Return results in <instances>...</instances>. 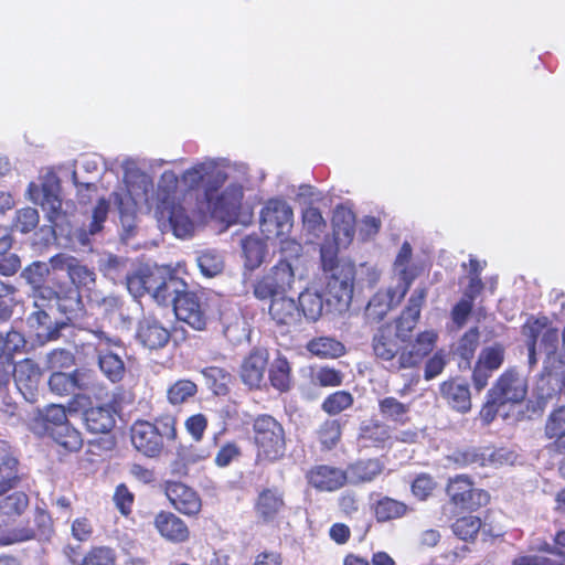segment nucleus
Returning <instances> with one entry per match:
<instances>
[{
	"mask_svg": "<svg viewBox=\"0 0 565 565\" xmlns=\"http://www.w3.org/2000/svg\"><path fill=\"white\" fill-rule=\"evenodd\" d=\"M438 335L435 331H423L414 342L402 347L401 338L391 324L381 326L372 338V350L375 358L392 372L414 369L434 351Z\"/></svg>",
	"mask_w": 565,
	"mask_h": 565,
	"instance_id": "obj_1",
	"label": "nucleus"
},
{
	"mask_svg": "<svg viewBox=\"0 0 565 565\" xmlns=\"http://www.w3.org/2000/svg\"><path fill=\"white\" fill-rule=\"evenodd\" d=\"M53 275L65 273L71 284L55 282V289L47 290L50 298L56 300L58 310L65 315L68 322L78 320L84 315V303L81 290H89L96 282V274L82 260L72 255L56 254L50 258Z\"/></svg>",
	"mask_w": 565,
	"mask_h": 565,
	"instance_id": "obj_2",
	"label": "nucleus"
},
{
	"mask_svg": "<svg viewBox=\"0 0 565 565\" xmlns=\"http://www.w3.org/2000/svg\"><path fill=\"white\" fill-rule=\"evenodd\" d=\"M178 418L171 413L156 416L152 420L136 419L130 426L132 447L146 458H159L178 439Z\"/></svg>",
	"mask_w": 565,
	"mask_h": 565,
	"instance_id": "obj_3",
	"label": "nucleus"
},
{
	"mask_svg": "<svg viewBox=\"0 0 565 565\" xmlns=\"http://www.w3.org/2000/svg\"><path fill=\"white\" fill-rule=\"evenodd\" d=\"M323 271L327 274L323 297L328 310L342 313L347 311L353 298L355 266L339 259L335 254L321 252Z\"/></svg>",
	"mask_w": 565,
	"mask_h": 565,
	"instance_id": "obj_4",
	"label": "nucleus"
},
{
	"mask_svg": "<svg viewBox=\"0 0 565 565\" xmlns=\"http://www.w3.org/2000/svg\"><path fill=\"white\" fill-rule=\"evenodd\" d=\"M252 428L258 463H273L284 458L287 443L280 422L269 414H259L254 418Z\"/></svg>",
	"mask_w": 565,
	"mask_h": 565,
	"instance_id": "obj_5",
	"label": "nucleus"
},
{
	"mask_svg": "<svg viewBox=\"0 0 565 565\" xmlns=\"http://www.w3.org/2000/svg\"><path fill=\"white\" fill-rule=\"evenodd\" d=\"M225 178L226 175L224 173L217 171L213 182L206 184L204 189V199L213 217L232 222L238 216L244 191L241 184L232 183L222 192H218Z\"/></svg>",
	"mask_w": 565,
	"mask_h": 565,
	"instance_id": "obj_6",
	"label": "nucleus"
},
{
	"mask_svg": "<svg viewBox=\"0 0 565 565\" xmlns=\"http://www.w3.org/2000/svg\"><path fill=\"white\" fill-rule=\"evenodd\" d=\"M178 177L173 171H164L158 184V196H161L157 206L160 217H167L170 222L174 234L183 237L192 230V222L188 216L180 215L175 212L174 199L178 189Z\"/></svg>",
	"mask_w": 565,
	"mask_h": 565,
	"instance_id": "obj_7",
	"label": "nucleus"
},
{
	"mask_svg": "<svg viewBox=\"0 0 565 565\" xmlns=\"http://www.w3.org/2000/svg\"><path fill=\"white\" fill-rule=\"evenodd\" d=\"M173 309L177 318L192 329L206 330L210 317L209 297L204 289L182 290Z\"/></svg>",
	"mask_w": 565,
	"mask_h": 565,
	"instance_id": "obj_8",
	"label": "nucleus"
},
{
	"mask_svg": "<svg viewBox=\"0 0 565 565\" xmlns=\"http://www.w3.org/2000/svg\"><path fill=\"white\" fill-rule=\"evenodd\" d=\"M295 280L290 262L279 259L270 270L255 280L253 294L258 300H270L286 294Z\"/></svg>",
	"mask_w": 565,
	"mask_h": 565,
	"instance_id": "obj_9",
	"label": "nucleus"
},
{
	"mask_svg": "<svg viewBox=\"0 0 565 565\" xmlns=\"http://www.w3.org/2000/svg\"><path fill=\"white\" fill-rule=\"evenodd\" d=\"M449 502L460 511L473 512L489 502L487 491L476 488L468 475H456L446 486Z\"/></svg>",
	"mask_w": 565,
	"mask_h": 565,
	"instance_id": "obj_10",
	"label": "nucleus"
},
{
	"mask_svg": "<svg viewBox=\"0 0 565 565\" xmlns=\"http://www.w3.org/2000/svg\"><path fill=\"white\" fill-rule=\"evenodd\" d=\"M459 468L466 467H499L512 461V452L494 446H478L456 449L450 456Z\"/></svg>",
	"mask_w": 565,
	"mask_h": 565,
	"instance_id": "obj_11",
	"label": "nucleus"
},
{
	"mask_svg": "<svg viewBox=\"0 0 565 565\" xmlns=\"http://www.w3.org/2000/svg\"><path fill=\"white\" fill-rule=\"evenodd\" d=\"M294 227V211L284 199H269L260 211V230L267 236L281 237Z\"/></svg>",
	"mask_w": 565,
	"mask_h": 565,
	"instance_id": "obj_12",
	"label": "nucleus"
},
{
	"mask_svg": "<svg viewBox=\"0 0 565 565\" xmlns=\"http://www.w3.org/2000/svg\"><path fill=\"white\" fill-rule=\"evenodd\" d=\"M10 366L8 380L6 382H0V386L7 387L11 379H13L17 388L24 398L33 401L36 396L43 375L40 365L30 358L22 359L18 362H14V358H11Z\"/></svg>",
	"mask_w": 565,
	"mask_h": 565,
	"instance_id": "obj_13",
	"label": "nucleus"
},
{
	"mask_svg": "<svg viewBox=\"0 0 565 565\" xmlns=\"http://www.w3.org/2000/svg\"><path fill=\"white\" fill-rule=\"evenodd\" d=\"M286 510L285 492L275 486L262 488L253 503L257 523L262 525L278 523Z\"/></svg>",
	"mask_w": 565,
	"mask_h": 565,
	"instance_id": "obj_14",
	"label": "nucleus"
},
{
	"mask_svg": "<svg viewBox=\"0 0 565 565\" xmlns=\"http://www.w3.org/2000/svg\"><path fill=\"white\" fill-rule=\"evenodd\" d=\"M521 333L525 339L526 347H537L539 340H541V347L546 353L554 354L558 345V330L553 327L548 317L533 316L527 317L525 322L521 327Z\"/></svg>",
	"mask_w": 565,
	"mask_h": 565,
	"instance_id": "obj_15",
	"label": "nucleus"
},
{
	"mask_svg": "<svg viewBox=\"0 0 565 565\" xmlns=\"http://www.w3.org/2000/svg\"><path fill=\"white\" fill-rule=\"evenodd\" d=\"M527 394V382L518 371L510 369L504 371L488 392V397L494 398L495 403L519 404Z\"/></svg>",
	"mask_w": 565,
	"mask_h": 565,
	"instance_id": "obj_16",
	"label": "nucleus"
},
{
	"mask_svg": "<svg viewBox=\"0 0 565 565\" xmlns=\"http://www.w3.org/2000/svg\"><path fill=\"white\" fill-rule=\"evenodd\" d=\"M164 494L170 504L185 516L195 518L202 510V499L198 491L181 481H166Z\"/></svg>",
	"mask_w": 565,
	"mask_h": 565,
	"instance_id": "obj_17",
	"label": "nucleus"
},
{
	"mask_svg": "<svg viewBox=\"0 0 565 565\" xmlns=\"http://www.w3.org/2000/svg\"><path fill=\"white\" fill-rule=\"evenodd\" d=\"M152 524L160 537L168 543L183 544L190 540L189 525L171 511L160 510L156 513Z\"/></svg>",
	"mask_w": 565,
	"mask_h": 565,
	"instance_id": "obj_18",
	"label": "nucleus"
},
{
	"mask_svg": "<svg viewBox=\"0 0 565 565\" xmlns=\"http://www.w3.org/2000/svg\"><path fill=\"white\" fill-rule=\"evenodd\" d=\"M426 297V287L415 289L408 299L407 306L395 320L394 332L401 338L402 342L407 341L416 328Z\"/></svg>",
	"mask_w": 565,
	"mask_h": 565,
	"instance_id": "obj_19",
	"label": "nucleus"
},
{
	"mask_svg": "<svg viewBox=\"0 0 565 565\" xmlns=\"http://www.w3.org/2000/svg\"><path fill=\"white\" fill-rule=\"evenodd\" d=\"M171 331L160 320L143 317L137 326L136 340L143 348L156 351L163 349L170 342Z\"/></svg>",
	"mask_w": 565,
	"mask_h": 565,
	"instance_id": "obj_20",
	"label": "nucleus"
},
{
	"mask_svg": "<svg viewBox=\"0 0 565 565\" xmlns=\"http://www.w3.org/2000/svg\"><path fill=\"white\" fill-rule=\"evenodd\" d=\"M68 422L67 412L63 405L50 404L35 412L31 428L41 437H51Z\"/></svg>",
	"mask_w": 565,
	"mask_h": 565,
	"instance_id": "obj_21",
	"label": "nucleus"
},
{
	"mask_svg": "<svg viewBox=\"0 0 565 565\" xmlns=\"http://www.w3.org/2000/svg\"><path fill=\"white\" fill-rule=\"evenodd\" d=\"M308 483L321 492H334L348 483L347 472L329 465H316L307 473Z\"/></svg>",
	"mask_w": 565,
	"mask_h": 565,
	"instance_id": "obj_22",
	"label": "nucleus"
},
{
	"mask_svg": "<svg viewBox=\"0 0 565 565\" xmlns=\"http://www.w3.org/2000/svg\"><path fill=\"white\" fill-rule=\"evenodd\" d=\"M267 367V351L253 349L241 364L239 376L242 382L248 386L249 390H260Z\"/></svg>",
	"mask_w": 565,
	"mask_h": 565,
	"instance_id": "obj_23",
	"label": "nucleus"
},
{
	"mask_svg": "<svg viewBox=\"0 0 565 565\" xmlns=\"http://www.w3.org/2000/svg\"><path fill=\"white\" fill-rule=\"evenodd\" d=\"M298 309L296 300L285 294L270 301L268 315L277 328L289 332L301 324Z\"/></svg>",
	"mask_w": 565,
	"mask_h": 565,
	"instance_id": "obj_24",
	"label": "nucleus"
},
{
	"mask_svg": "<svg viewBox=\"0 0 565 565\" xmlns=\"http://www.w3.org/2000/svg\"><path fill=\"white\" fill-rule=\"evenodd\" d=\"M49 386L53 393L60 396L76 394L77 391H87L88 374L78 369L71 373L53 372L49 377Z\"/></svg>",
	"mask_w": 565,
	"mask_h": 565,
	"instance_id": "obj_25",
	"label": "nucleus"
},
{
	"mask_svg": "<svg viewBox=\"0 0 565 565\" xmlns=\"http://www.w3.org/2000/svg\"><path fill=\"white\" fill-rule=\"evenodd\" d=\"M441 397L447 404L459 413H467L471 409V394L469 385L459 377L444 381L439 387Z\"/></svg>",
	"mask_w": 565,
	"mask_h": 565,
	"instance_id": "obj_26",
	"label": "nucleus"
},
{
	"mask_svg": "<svg viewBox=\"0 0 565 565\" xmlns=\"http://www.w3.org/2000/svg\"><path fill=\"white\" fill-rule=\"evenodd\" d=\"M26 345V340L20 331L10 329L6 334L0 332V382L8 380L11 358L21 353Z\"/></svg>",
	"mask_w": 565,
	"mask_h": 565,
	"instance_id": "obj_27",
	"label": "nucleus"
},
{
	"mask_svg": "<svg viewBox=\"0 0 565 565\" xmlns=\"http://www.w3.org/2000/svg\"><path fill=\"white\" fill-rule=\"evenodd\" d=\"M333 238L338 246H348L355 235L356 217L354 212L344 206L338 205L331 218Z\"/></svg>",
	"mask_w": 565,
	"mask_h": 565,
	"instance_id": "obj_28",
	"label": "nucleus"
},
{
	"mask_svg": "<svg viewBox=\"0 0 565 565\" xmlns=\"http://www.w3.org/2000/svg\"><path fill=\"white\" fill-rule=\"evenodd\" d=\"M544 435L550 440L547 449L565 454V404L553 409L546 418Z\"/></svg>",
	"mask_w": 565,
	"mask_h": 565,
	"instance_id": "obj_29",
	"label": "nucleus"
},
{
	"mask_svg": "<svg viewBox=\"0 0 565 565\" xmlns=\"http://www.w3.org/2000/svg\"><path fill=\"white\" fill-rule=\"evenodd\" d=\"M117 411L111 403L92 406L84 412L87 429L93 434H107L116 425Z\"/></svg>",
	"mask_w": 565,
	"mask_h": 565,
	"instance_id": "obj_30",
	"label": "nucleus"
},
{
	"mask_svg": "<svg viewBox=\"0 0 565 565\" xmlns=\"http://www.w3.org/2000/svg\"><path fill=\"white\" fill-rule=\"evenodd\" d=\"M385 465L380 458H364L348 465L344 470L348 482L353 484L367 483L376 479L383 471Z\"/></svg>",
	"mask_w": 565,
	"mask_h": 565,
	"instance_id": "obj_31",
	"label": "nucleus"
},
{
	"mask_svg": "<svg viewBox=\"0 0 565 565\" xmlns=\"http://www.w3.org/2000/svg\"><path fill=\"white\" fill-rule=\"evenodd\" d=\"M358 440L363 447L384 449L391 445L390 429L377 419L364 422L359 428Z\"/></svg>",
	"mask_w": 565,
	"mask_h": 565,
	"instance_id": "obj_32",
	"label": "nucleus"
},
{
	"mask_svg": "<svg viewBox=\"0 0 565 565\" xmlns=\"http://www.w3.org/2000/svg\"><path fill=\"white\" fill-rule=\"evenodd\" d=\"M178 285L186 286L174 274H170L167 278L156 276V282H152L150 294L159 305L168 306L172 303L174 307L175 298H179V294L182 291L178 289Z\"/></svg>",
	"mask_w": 565,
	"mask_h": 565,
	"instance_id": "obj_33",
	"label": "nucleus"
},
{
	"mask_svg": "<svg viewBox=\"0 0 565 565\" xmlns=\"http://www.w3.org/2000/svg\"><path fill=\"white\" fill-rule=\"evenodd\" d=\"M50 274V267L47 264L43 262H33L29 266H26L22 273L21 277L25 279V281L32 286L39 297L43 299H51L47 294V290L55 289V278H53V286L47 287L44 286L45 278Z\"/></svg>",
	"mask_w": 565,
	"mask_h": 565,
	"instance_id": "obj_34",
	"label": "nucleus"
},
{
	"mask_svg": "<svg viewBox=\"0 0 565 565\" xmlns=\"http://www.w3.org/2000/svg\"><path fill=\"white\" fill-rule=\"evenodd\" d=\"M296 302L299 308L301 322L302 318L311 322L317 321L321 317L326 303L324 297L321 294L309 288L299 294Z\"/></svg>",
	"mask_w": 565,
	"mask_h": 565,
	"instance_id": "obj_35",
	"label": "nucleus"
},
{
	"mask_svg": "<svg viewBox=\"0 0 565 565\" xmlns=\"http://www.w3.org/2000/svg\"><path fill=\"white\" fill-rule=\"evenodd\" d=\"M379 412L384 419L402 426L409 422L411 405L387 396L379 401Z\"/></svg>",
	"mask_w": 565,
	"mask_h": 565,
	"instance_id": "obj_36",
	"label": "nucleus"
},
{
	"mask_svg": "<svg viewBox=\"0 0 565 565\" xmlns=\"http://www.w3.org/2000/svg\"><path fill=\"white\" fill-rule=\"evenodd\" d=\"M270 385L279 393H286L291 388V366L285 356L276 358L268 367Z\"/></svg>",
	"mask_w": 565,
	"mask_h": 565,
	"instance_id": "obj_37",
	"label": "nucleus"
},
{
	"mask_svg": "<svg viewBox=\"0 0 565 565\" xmlns=\"http://www.w3.org/2000/svg\"><path fill=\"white\" fill-rule=\"evenodd\" d=\"M306 348L311 354L321 359H337L345 353L344 344L330 337L313 338Z\"/></svg>",
	"mask_w": 565,
	"mask_h": 565,
	"instance_id": "obj_38",
	"label": "nucleus"
},
{
	"mask_svg": "<svg viewBox=\"0 0 565 565\" xmlns=\"http://www.w3.org/2000/svg\"><path fill=\"white\" fill-rule=\"evenodd\" d=\"M407 511L406 503L390 497L379 499L373 505L374 516L380 523L403 518Z\"/></svg>",
	"mask_w": 565,
	"mask_h": 565,
	"instance_id": "obj_39",
	"label": "nucleus"
},
{
	"mask_svg": "<svg viewBox=\"0 0 565 565\" xmlns=\"http://www.w3.org/2000/svg\"><path fill=\"white\" fill-rule=\"evenodd\" d=\"M66 454L77 452L83 447V437L70 422L50 437Z\"/></svg>",
	"mask_w": 565,
	"mask_h": 565,
	"instance_id": "obj_40",
	"label": "nucleus"
},
{
	"mask_svg": "<svg viewBox=\"0 0 565 565\" xmlns=\"http://www.w3.org/2000/svg\"><path fill=\"white\" fill-rule=\"evenodd\" d=\"M18 465L19 461L0 447V495L18 482Z\"/></svg>",
	"mask_w": 565,
	"mask_h": 565,
	"instance_id": "obj_41",
	"label": "nucleus"
},
{
	"mask_svg": "<svg viewBox=\"0 0 565 565\" xmlns=\"http://www.w3.org/2000/svg\"><path fill=\"white\" fill-rule=\"evenodd\" d=\"M98 365L104 375L113 383L120 382L124 379L126 367L119 355L100 350L98 353Z\"/></svg>",
	"mask_w": 565,
	"mask_h": 565,
	"instance_id": "obj_42",
	"label": "nucleus"
},
{
	"mask_svg": "<svg viewBox=\"0 0 565 565\" xmlns=\"http://www.w3.org/2000/svg\"><path fill=\"white\" fill-rule=\"evenodd\" d=\"M242 249L245 264L248 268L258 267L267 253L266 244L257 236L248 235L242 239Z\"/></svg>",
	"mask_w": 565,
	"mask_h": 565,
	"instance_id": "obj_43",
	"label": "nucleus"
},
{
	"mask_svg": "<svg viewBox=\"0 0 565 565\" xmlns=\"http://www.w3.org/2000/svg\"><path fill=\"white\" fill-rule=\"evenodd\" d=\"M198 393V385L188 379H180L172 383L167 390V399L173 405H182Z\"/></svg>",
	"mask_w": 565,
	"mask_h": 565,
	"instance_id": "obj_44",
	"label": "nucleus"
},
{
	"mask_svg": "<svg viewBox=\"0 0 565 565\" xmlns=\"http://www.w3.org/2000/svg\"><path fill=\"white\" fill-rule=\"evenodd\" d=\"M482 522L481 519L475 515H465L458 518L451 525L452 533L461 541L475 542Z\"/></svg>",
	"mask_w": 565,
	"mask_h": 565,
	"instance_id": "obj_45",
	"label": "nucleus"
},
{
	"mask_svg": "<svg viewBox=\"0 0 565 565\" xmlns=\"http://www.w3.org/2000/svg\"><path fill=\"white\" fill-rule=\"evenodd\" d=\"M43 211L46 212L47 218L55 222L62 213V200L58 195V184L43 183L42 184V200L40 202Z\"/></svg>",
	"mask_w": 565,
	"mask_h": 565,
	"instance_id": "obj_46",
	"label": "nucleus"
},
{
	"mask_svg": "<svg viewBox=\"0 0 565 565\" xmlns=\"http://www.w3.org/2000/svg\"><path fill=\"white\" fill-rule=\"evenodd\" d=\"M342 426L339 419H326L317 430L318 440L324 450H331L341 440Z\"/></svg>",
	"mask_w": 565,
	"mask_h": 565,
	"instance_id": "obj_47",
	"label": "nucleus"
},
{
	"mask_svg": "<svg viewBox=\"0 0 565 565\" xmlns=\"http://www.w3.org/2000/svg\"><path fill=\"white\" fill-rule=\"evenodd\" d=\"M353 403V395L349 391L341 390L329 394L323 399L321 409L330 416H335L352 407Z\"/></svg>",
	"mask_w": 565,
	"mask_h": 565,
	"instance_id": "obj_48",
	"label": "nucleus"
},
{
	"mask_svg": "<svg viewBox=\"0 0 565 565\" xmlns=\"http://www.w3.org/2000/svg\"><path fill=\"white\" fill-rule=\"evenodd\" d=\"M30 321L36 324L39 329H43L38 332L39 337H43L46 341H53L60 338L61 330L67 324L66 322L55 323L52 327L50 316L42 309L36 310L30 317Z\"/></svg>",
	"mask_w": 565,
	"mask_h": 565,
	"instance_id": "obj_49",
	"label": "nucleus"
},
{
	"mask_svg": "<svg viewBox=\"0 0 565 565\" xmlns=\"http://www.w3.org/2000/svg\"><path fill=\"white\" fill-rule=\"evenodd\" d=\"M196 262L201 274L207 278L222 274L224 269V259L222 255L213 249L203 250L198 256Z\"/></svg>",
	"mask_w": 565,
	"mask_h": 565,
	"instance_id": "obj_50",
	"label": "nucleus"
},
{
	"mask_svg": "<svg viewBox=\"0 0 565 565\" xmlns=\"http://www.w3.org/2000/svg\"><path fill=\"white\" fill-rule=\"evenodd\" d=\"M479 341L480 331L478 327L470 328L459 339L456 353L460 356L461 360L466 362L467 365H470L471 360L473 359L475 353L479 347Z\"/></svg>",
	"mask_w": 565,
	"mask_h": 565,
	"instance_id": "obj_51",
	"label": "nucleus"
},
{
	"mask_svg": "<svg viewBox=\"0 0 565 565\" xmlns=\"http://www.w3.org/2000/svg\"><path fill=\"white\" fill-rule=\"evenodd\" d=\"M217 171H215V173ZM212 173H214V170H211L210 167L204 163H199L183 172L182 181L190 190H195L200 188L205 180L207 184L213 182L214 177L212 178Z\"/></svg>",
	"mask_w": 565,
	"mask_h": 565,
	"instance_id": "obj_52",
	"label": "nucleus"
},
{
	"mask_svg": "<svg viewBox=\"0 0 565 565\" xmlns=\"http://www.w3.org/2000/svg\"><path fill=\"white\" fill-rule=\"evenodd\" d=\"M116 552L108 546H93L81 559L79 565H116Z\"/></svg>",
	"mask_w": 565,
	"mask_h": 565,
	"instance_id": "obj_53",
	"label": "nucleus"
},
{
	"mask_svg": "<svg viewBox=\"0 0 565 565\" xmlns=\"http://www.w3.org/2000/svg\"><path fill=\"white\" fill-rule=\"evenodd\" d=\"M437 488V482L429 473H418L411 483L413 495L419 501L427 500Z\"/></svg>",
	"mask_w": 565,
	"mask_h": 565,
	"instance_id": "obj_54",
	"label": "nucleus"
},
{
	"mask_svg": "<svg viewBox=\"0 0 565 565\" xmlns=\"http://www.w3.org/2000/svg\"><path fill=\"white\" fill-rule=\"evenodd\" d=\"M75 365L74 354L66 349H55L47 354L46 367L53 372H63Z\"/></svg>",
	"mask_w": 565,
	"mask_h": 565,
	"instance_id": "obj_55",
	"label": "nucleus"
},
{
	"mask_svg": "<svg viewBox=\"0 0 565 565\" xmlns=\"http://www.w3.org/2000/svg\"><path fill=\"white\" fill-rule=\"evenodd\" d=\"M29 505V498L25 493L17 491L7 495L0 503V510L9 516L21 515Z\"/></svg>",
	"mask_w": 565,
	"mask_h": 565,
	"instance_id": "obj_56",
	"label": "nucleus"
},
{
	"mask_svg": "<svg viewBox=\"0 0 565 565\" xmlns=\"http://www.w3.org/2000/svg\"><path fill=\"white\" fill-rule=\"evenodd\" d=\"M313 383L321 387L340 386L344 374L334 367L321 366L312 374Z\"/></svg>",
	"mask_w": 565,
	"mask_h": 565,
	"instance_id": "obj_57",
	"label": "nucleus"
},
{
	"mask_svg": "<svg viewBox=\"0 0 565 565\" xmlns=\"http://www.w3.org/2000/svg\"><path fill=\"white\" fill-rule=\"evenodd\" d=\"M126 279L129 291L134 292L135 296H142L145 294H150L152 282H156V275L151 273H134L132 275L127 276Z\"/></svg>",
	"mask_w": 565,
	"mask_h": 565,
	"instance_id": "obj_58",
	"label": "nucleus"
},
{
	"mask_svg": "<svg viewBox=\"0 0 565 565\" xmlns=\"http://www.w3.org/2000/svg\"><path fill=\"white\" fill-rule=\"evenodd\" d=\"M207 426L209 419L202 413L193 414L184 420L185 430L195 443L202 441Z\"/></svg>",
	"mask_w": 565,
	"mask_h": 565,
	"instance_id": "obj_59",
	"label": "nucleus"
},
{
	"mask_svg": "<svg viewBox=\"0 0 565 565\" xmlns=\"http://www.w3.org/2000/svg\"><path fill=\"white\" fill-rule=\"evenodd\" d=\"M39 213L33 207H24L17 212L14 227L21 233H30L39 224Z\"/></svg>",
	"mask_w": 565,
	"mask_h": 565,
	"instance_id": "obj_60",
	"label": "nucleus"
},
{
	"mask_svg": "<svg viewBox=\"0 0 565 565\" xmlns=\"http://www.w3.org/2000/svg\"><path fill=\"white\" fill-rule=\"evenodd\" d=\"M503 361L504 351L499 345L484 348L477 360V362L492 371H497L502 365Z\"/></svg>",
	"mask_w": 565,
	"mask_h": 565,
	"instance_id": "obj_61",
	"label": "nucleus"
},
{
	"mask_svg": "<svg viewBox=\"0 0 565 565\" xmlns=\"http://www.w3.org/2000/svg\"><path fill=\"white\" fill-rule=\"evenodd\" d=\"M134 501L135 495L125 483H120L116 487L114 502L122 515L128 516L131 513Z\"/></svg>",
	"mask_w": 565,
	"mask_h": 565,
	"instance_id": "obj_62",
	"label": "nucleus"
},
{
	"mask_svg": "<svg viewBox=\"0 0 565 565\" xmlns=\"http://www.w3.org/2000/svg\"><path fill=\"white\" fill-rule=\"evenodd\" d=\"M108 201L104 198L99 199L93 210L92 221L88 226V233L90 235H95L103 230L104 223L106 222L108 216Z\"/></svg>",
	"mask_w": 565,
	"mask_h": 565,
	"instance_id": "obj_63",
	"label": "nucleus"
},
{
	"mask_svg": "<svg viewBox=\"0 0 565 565\" xmlns=\"http://www.w3.org/2000/svg\"><path fill=\"white\" fill-rule=\"evenodd\" d=\"M201 373L216 393L226 390L225 382L230 379V373L224 369L206 366L202 369Z\"/></svg>",
	"mask_w": 565,
	"mask_h": 565,
	"instance_id": "obj_64",
	"label": "nucleus"
}]
</instances>
